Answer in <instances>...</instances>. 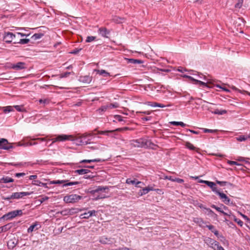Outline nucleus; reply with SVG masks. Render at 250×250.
<instances>
[{
	"label": "nucleus",
	"instance_id": "obj_7",
	"mask_svg": "<svg viewBox=\"0 0 250 250\" xmlns=\"http://www.w3.org/2000/svg\"><path fill=\"white\" fill-rule=\"evenodd\" d=\"M51 184H63V187L72 186L80 184L79 182H69L68 180H54L50 181Z\"/></svg>",
	"mask_w": 250,
	"mask_h": 250
},
{
	"label": "nucleus",
	"instance_id": "obj_3",
	"mask_svg": "<svg viewBox=\"0 0 250 250\" xmlns=\"http://www.w3.org/2000/svg\"><path fill=\"white\" fill-rule=\"evenodd\" d=\"M131 144L133 146L137 147H150L153 148V146H156V145L150 140H147L145 138H141L137 140H132Z\"/></svg>",
	"mask_w": 250,
	"mask_h": 250
},
{
	"label": "nucleus",
	"instance_id": "obj_28",
	"mask_svg": "<svg viewBox=\"0 0 250 250\" xmlns=\"http://www.w3.org/2000/svg\"><path fill=\"white\" fill-rule=\"evenodd\" d=\"M74 209H75L74 208H71L70 209H65V210H62L61 211L58 212V213H60L61 214H62V215H63V216L67 215L69 214H71L73 212L72 211V210H73Z\"/></svg>",
	"mask_w": 250,
	"mask_h": 250
},
{
	"label": "nucleus",
	"instance_id": "obj_48",
	"mask_svg": "<svg viewBox=\"0 0 250 250\" xmlns=\"http://www.w3.org/2000/svg\"><path fill=\"white\" fill-rule=\"evenodd\" d=\"M114 119L119 121V122H122L124 121L123 117L119 115H116L114 116Z\"/></svg>",
	"mask_w": 250,
	"mask_h": 250
},
{
	"label": "nucleus",
	"instance_id": "obj_51",
	"mask_svg": "<svg viewBox=\"0 0 250 250\" xmlns=\"http://www.w3.org/2000/svg\"><path fill=\"white\" fill-rule=\"evenodd\" d=\"M96 37L94 36H88L86 40V42H90L93 41L95 39Z\"/></svg>",
	"mask_w": 250,
	"mask_h": 250
},
{
	"label": "nucleus",
	"instance_id": "obj_6",
	"mask_svg": "<svg viewBox=\"0 0 250 250\" xmlns=\"http://www.w3.org/2000/svg\"><path fill=\"white\" fill-rule=\"evenodd\" d=\"M82 196L77 194H70L64 197L63 201L66 203H74L82 199Z\"/></svg>",
	"mask_w": 250,
	"mask_h": 250
},
{
	"label": "nucleus",
	"instance_id": "obj_26",
	"mask_svg": "<svg viewBox=\"0 0 250 250\" xmlns=\"http://www.w3.org/2000/svg\"><path fill=\"white\" fill-rule=\"evenodd\" d=\"M18 241L16 239H10L8 242V246L13 248L17 245Z\"/></svg>",
	"mask_w": 250,
	"mask_h": 250
},
{
	"label": "nucleus",
	"instance_id": "obj_45",
	"mask_svg": "<svg viewBox=\"0 0 250 250\" xmlns=\"http://www.w3.org/2000/svg\"><path fill=\"white\" fill-rule=\"evenodd\" d=\"M196 84H199L200 86L202 87H206L207 86V83H204L203 82H202L201 81L198 80L196 81Z\"/></svg>",
	"mask_w": 250,
	"mask_h": 250
},
{
	"label": "nucleus",
	"instance_id": "obj_46",
	"mask_svg": "<svg viewBox=\"0 0 250 250\" xmlns=\"http://www.w3.org/2000/svg\"><path fill=\"white\" fill-rule=\"evenodd\" d=\"M39 102L41 104H43L44 105H45L46 104H48L49 102V100L47 99H40L39 100Z\"/></svg>",
	"mask_w": 250,
	"mask_h": 250
},
{
	"label": "nucleus",
	"instance_id": "obj_29",
	"mask_svg": "<svg viewBox=\"0 0 250 250\" xmlns=\"http://www.w3.org/2000/svg\"><path fill=\"white\" fill-rule=\"evenodd\" d=\"M13 225L12 223H8L5 225H4L1 227L2 230H3V232H5L9 230L13 227Z\"/></svg>",
	"mask_w": 250,
	"mask_h": 250
},
{
	"label": "nucleus",
	"instance_id": "obj_32",
	"mask_svg": "<svg viewBox=\"0 0 250 250\" xmlns=\"http://www.w3.org/2000/svg\"><path fill=\"white\" fill-rule=\"evenodd\" d=\"M108 106L107 104L104 105L102 106L100 108H99L98 110V111L99 113L101 114H102L103 112L106 111L107 109H108Z\"/></svg>",
	"mask_w": 250,
	"mask_h": 250
},
{
	"label": "nucleus",
	"instance_id": "obj_25",
	"mask_svg": "<svg viewBox=\"0 0 250 250\" xmlns=\"http://www.w3.org/2000/svg\"><path fill=\"white\" fill-rule=\"evenodd\" d=\"M128 63L131 64H141L143 63L144 62L141 60L134 59H127Z\"/></svg>",
	"mask_w": 250,
	"mask_h": 250
},
{
	"label": "nucleus",
	"instance_id": "obj_35",
	"mask_svg": "<svg viewBox=\"0 0 250 250\" xmlns=\"http://www.w3.org/2000/svg\"><path fill=\"white\" fill-rule=\"evenodd\" d=\"M237 141L239 142H243L247 140V135H240L236 138Z\"/></svg>",
	"mask_w": 250,
	"mask_h": 250
},
{
	"label": "nucleus",
	"instance_id": "obj_50",
	"mask_svg": "<svg viewBox=\"0 0 250 250\" xmlns=\"http://www.w3.org/2000/svg\"><path fill=\"white\" fill-rule=\"evenodd\" d=\"M29 41L30 40L28 39H21L19 42V43L21 44H24L28 43Z\"/></svg>",
	"mask_w": 250,
	"mask_h": 250
},
{
	"label": "nucleus",
	"instance_id": "obj_30",
	"mask_svg": "<svg viewBox=\"0 0 250 250\" xmlns=\"http://www.w3.org/2000/svg\"><path fill=\"white\" fill-rule=\"evenodd\" d=\"M2 108H3V111L5 113L14 111V107L12 106H7L3 107Z\"/></svg>",
	"mask_w": 250,
	"mask_h": 250
},
{
	"label": "nucleus",
	"instance_id": "obj_17",
	"mask_svg": "<svg viewBox=\"0 0 250 250\" xmlns=\"http://www.w3.org/2000/svg\"><path fill=\"white\" fill-rule=\"evenodd\" d=\"M199 182L200 183H203L207 185L208 187H209L212 190H213V188L215 187L216 184L213 182L209 181H206V180H200L199 181Z\"/></svg>",
	"mask_w": 250,
	"mask_h": 250
},
{
	"label": "nucleus",
	"instance_id": "obj_56",
	"mask_svg": "<svg viewBox=\"0 0 250 250\" xmlns=\"http://www.w3.org/2000/svg\"><path fill=\"white\" fill-rule=\"evenodd\" d=\"M174 182H177L178 183H183L184 182V180L179 178H174Z\"/></svg>",
	"mask_w": 250,
	"mask_h": 250
},
{
	"label": "nucleus",
	"instance_id": "obj_4",
	"mask_svg": "<svg viewBox=\"0 0 250 250\" xmlns=\"http://www.w3.org/2000/svg\"><path fill=\"white\" fill-rule=\"evenodd\" d=\"M205 243L213 250H225L219 244V243L216 240L209 238L206 237L204 239Z\"/></svg>",
	"mask_w": 250,
	"mask_h": 250
},
{
	"label": "nucleus",
	"instance_id": "obj_10",
	"mask_svg": "<svg viewBox=\"0 0 250 250\" xmlns=\"http://www.w3.org/2000/svg\"><path fill=\"white\" fill-rule=\"evenodd\" d=\"M14 38H15V35L12 32H4L3 35V40L7 43L11 42Z\"/></svg>",
	"mask_w": 250,
	"mask_h": 250
},
{
	"label": "nucleus",
	"instance_id": "obj_64",
	"mask_svg": "<svg viewBox=\"0 0 250 250\" xmlns=\"http://www.w3.org/2000/svg\"><path fill=\"white\" fill-rule=\"evenodd\" d=\"M114 250H131L128 248H126V247H122V248H119L117 249H115Z\"/></svg>",
	"mask_w": 250,
	"mask_h": 250
},
{
	"label": "nucleus",
	"instance_id": "obj_40",
	"mask_svg": "<svg viewBox=\"0 0 250 250\" xmlns=\"http://www.w3.org/2000/svg\"><path fill=\"white\" fill-rule=\"evenodd\" d=\"M109 109L116 108L119 106V104L117 103H114L112 104H108Z\"/></svg>",
	"mask_w": 250,
	"mask_h": 250
},
{
	"label": "nucleus",
	"instance_id": "obj_36",
	"mask_svg": "<svg viewBox=\"0 0 250 250\" xmlns=\"http://www.w3.org/2000/svg\"><path fill=\"white\" fill-rule=\"evenodd\" d=\"M227 111L225 110H220L218 109H215L214 111H212V113L214 114H217V115H223L225 113H226Z\"/></svg>",
	"mask_w": 250,
	"mask_h": 250
},
{
	"label": "nucleus",
	"instance_id": "obj_23",
	"mask_svg": "<svg viewBox=\"0 0 250 250\" xmlns=\"http://www.w3.org/2000/svg\"><path fill=\"white\" fill-rule=\"evenodd\" d=\"M14 181V180L12 179V178L9 177L8 176L2 177L0 180V182L3 183H12Z\"/></svg>",
	"mask_w": 250,
	"mask_h": 250
},
{
	"label": "nucleus",
	"instance_id": "obj_16",
	"mask_svg": "<svg viewBox=\"0 0 250 250\" xmlns=\"http://www.w3.org/2000/svg\"><path fill=\"white\" fill-rule=\"evenodd\" d=\"M92 78L89 75H85L80 77L79 80L82 83H89L92 81Z\"/></svg>",
	"mask_w": 250,
	"mask_h": 250
},
{
	"label": "nucleus",
	"instance_id": "obj_2",
	"mask_svg": "<svg viewBox=\"0 0 250 250\" xmlns=\"http://www.w3.org/2000/svg\"><path fill=\"white\" fill-rule=\"evenodd\" d=\"M96 134L93 132H85L81 136L77 137L74 140L75 143L78 146H85L92 143V140L94 138Z\"/></svg>",
	"mask_w": 250,
	"mask_h": 250
},
{
	"label": "nucleus",
	"instance_id": "obj_44",
	"mask_svg": "<svg viewBox=\"0 0 250 250\" xmlns=\"http://www.w3.org/2000/svg\"><path fill=\"white\" fill-rule=\"evenodd\" d=\"M89 213L87 212H84V213H82L80 214V218L81 219H88L90 216H89Z\"/></svg>",
	"mask_w": 250,
	"mask_h": 250
},
{
	"label": "nucleus",
	"instance_id": "obj_21",
	"mask_svg": "<svg viewBox=\"0 0 250 250\" xmlns=\"http://www.w3.org/2000/svg\"><path fill=\"white\" fill-rule=\"evenodd\" d=\"M32 184L39 187H43L45 188H48L46 183H44L39 180H34L32 181Z\"/></svg>",
	"mask_w": 250,
	"mask_h": 250
},
{
	"label": "nucleus",
	"instance_id": "obj_15",
	"mask_svg": "<svg viewBox=\"0 0 250 250\" xmlns=\"http://www.w3.org/2000/svg\"><path fill=\"white\" fill-rule=\"evenodd\" d=\"M26 64L23 62H18L16 64H13L11 67L16 70H21L26 68Z\"/></svg>",
	"mask_w": 250,
	"mask_h": 250
},
{
	"label": "nucleus",
	"instance_id": "obj_33",
	"mask_svg": "<svg viewBox=\"0 0 250 250\" xmlns=\"http://www.w3.org/2000/svg\"><path fill=\"white\" fill-rule=\"evenodd\" d=\"M43 36V34L41 33H35L32 36L31 39L33 40H37L41 38Z\"/></svg>",
	"mask_w": 250,
	"mask_h": 250
},
{
	"label": "nucleus",
	"instance_id": "obj_31",
	"mask_svg": "<svg viewBox=\"0 0 250 250\" xmlns=\"http://www.w3.org/2000/svg\"><path fill=\"white\" fill-rule=\"evenodd\" d=\"M193 221L195 223L199 224V226H201L202 224H205V222L203 221V219L199 217L193 218Z\"/></svg>",
	"mask_w": 250,
	"mask_h": 250
},
{
	"label": "nucleus",
	"instance_id": "obj_60",
	"mask_svg": "<svg viewBox=\"0 0 250 250\" xmlns=\"http://www.w3.org/2000/svg\"><path fill=\"white\" fill-rule=\"evenodd\" d=\"M25 175V173L24 172H21V173H17L15 174V176L16 177L19 178L20 177H23Z\"/></svg>",
	"mask_w": 250,
	"mask_h": 250
},
{
	"label": "nucleus",
	"instance_id": "obj_13",
	"mask_svg": "<svg viewBox=\"0 0 250 250\" xmlns=\"http://www.w3.org/2000/svg\"><path fill=\"white\" fill-rule=\"evenodd\" d=\"M17 216L15 210H13L3 215L1 218L4 220H11Z\"/></svg>",
	"mask_w": 250,
	"mask_h": 250
},
{
	"label": "nucleus",
	"instance_id": "obj_24",
	"mask_svg": "<svg viewBox=\"0 0 250 250\" xmlns=\"http://www.w3.org/2000/svg\"><path fill=\"white\" fill-rule=\"evenodd\" d=\"M39 225L38 222H35L34 224L31 225L28 229H27V232L30 233L33 231L35 230H37L38 229V228H37V226Z\"/></svg>",
	"mask_w": 250,
	"mask_h": 250
},
{
	"label": "nucleus",
	"instance_id": "obj_38",
	"mask_svg": "<svg viewBox=\"0 0 250 250\" xmlns=\"http://www.w3.org/2000/svg\"><path fill=\"white\" fill-rule=\"evenodd\" d=\"M185 146L187 148L192 150H194L196 148L192 144L188 142L186 143Z\"/></svg>",
	"mask_w": 250,
	"mask_h": 250
},
{
	"label": "nucleus",
	"instance_id": "obj_37",
	"mask_svg": "<svg viewBox=\"0 0 250 250\" xmlns=\"http://www.w3.org/2000/svg\"><path fill=\"white\" fill-rule=\"evenodd\" d=\"M13 107H14V108H15L19 112H23L25 110L23 106L22 105H14V106H13Z\"/></svg>",
	"mask_w": 250,
	"mask_h": 250
},
{
	"label": "nucleus",
	"instance_id": "obj_20",
	"mask_svg": "<svg viewBox=\"0 0 250 250\" xmlns=\"http://www.w3.org/2000/svg\"><path fill=\"white\" fill-rule=\"evenodd\" d=\"M105 160L101 159H94L91 160H83L80 162L81 163H90L92 162H104Z\"/></svg>",
	"mask_w": 250,
	"mask_h": 250
},
{
	"label": "nucleus",
	"instance_id": "obj_34",
	"mask_svg": "<svg viewBox=\"0 0 250 250\" xmlns=\"http://www.w3.org/2000/svg\"><path fill=\"white\" fill-rule=\"evenodd\" d=\"M97 73L101 75H103L104 77H107L110 76L109 73L106 71L104 70H98Z\"/></svg>",
	"mask_w": 250,
	"mask_h": 250
},
{
	"label": "nucleus",
	"instance_id": "obj_39",
	"mask_svg": "<svg viewBox=\"0 0 250 250\" xmlns=\"http://www.w3.org/2000/svg\"><path fill=\"white\" fill-rule=\"evenodd\" d=\"M113 20L115 22L117 23H123L125 21V19L122 18L115 17L114 18Z\"/></svg>",
	"mask_w": 250,
	"mask_h": 250
},
{
	"label": "nucleus",
	"instance_id": "obj_19",
	"mask_svg": "<svg viewBox=\"0 0 250 250\" xmlns=\"http://www.w3.org/2000/svg\"><path fill=\"white\" fill-rule=\"evenodd\" d=\"M100 242L103 244H110L113 243V240L111 238H108L104 236L102 237L100 239Z\"/></svg>",
	"mask_w": 250,
	"mask_h": 250
},
{
	"label": "nucleus",
	"instance_id": "obj_12",
	"mask_svg": "<svg viewBox=\"0 0 250 250\" xmlns=\"http://www.w3.org/2000/svg\"><path fill=\"white\" fill-rule=\"evenodd\" d=\"M155 190V189L152 187L148 186L147 187L143 188L142 189H140L138 193V194L139 196H142L144 195H145L148 193L150 191Z\"/></svg>",
	"mask_w": 250,
	"mask_h": 250
},
{
	"label": "nucleus",
	"instance_id": "obj_54",
	"mask_svg": "<svg viewBox=\"0 0 250 250\" xmlns=\"http://www.w3.org/2000/svg\"><path fill=\"white\" fill-rule=\"evenodd\" d=\"M82 49V48H75L74 49V50H73L70 53L71 54H77V53H78Z\"/></svg>",
	"mask_w": 250,
	"mask_h": 250
},
{
	"label": "nucleus",
	"instance_id": "obj_5",
	"mask_svg": "<svg viewBox=\"0 0 250 250\" xmlns=\"http://www.w3.org/2000/svg\"><path fill=\"white\" fill-rule=\"evenodd\" d=\"M212 191L214 192L216 194L219 195L220 199L221 201L227 205H233V203L231 201L230 199L223 192H220L217 187L216 186L213 188Z\"/></svg>",
	"mask_w": 250,
	"mask_h": 250
},
{
	"label": "nucleus",
	"instance_id": "obj_22",
	"mask_svg": "<svg viewBox=\"0 0 250 250\" xmlns=\"http://www.w3.org/2000/svg\"><path fill=\"white\" fill-rule=\"evenodd\" d=\"M120 130V128H117L114 130L97 131V134L109 136L110 133L113 132L115 131H119Z\"/></svg>",
	"mask_w": 250,
	"mask_h": 250
},
{
	"label": "nucleus",
	"instance_id": "obj_42",
	"mask_svg": "<svg viewBox=\"0 0 250 250\" xmlns=\"http://www.w3.org/2000/svg\"><path fill=\"white\" fill-rule=\"evenodd\" d=\"M71 73V72H68L62 73H61V74H60L59 77H60V78H66V77H68Z\"/></svg>",
	"mask_w": 250,
	"mask_h": 250
},
{
	"label": "nucleus",
	"instance_id": "obj_14",
	"mask_svg": "<svg viewBox=\"0 0 250 250\" xmlns=\"http://www.w3.org/2000/svg\"><path fill=\"white\" fill-rule=\"evenodd\" d=\"M147 105L150 106L151 107H170L172 106L171 104H168L167 105H165L164 104H162L160 103H156V102H148L146 103Z\"/></svg>",
	"mask_w": 250,
	"mask_h": 250
},
{
	"label": "nucleus",
	"instance_id": "obj_11",
	"mask_svg": "<svg viewBox=\"0 0 250 250\" xmlns=\"http://www.w3.org/2000/svg\"><path fill=\"white\" fill-rule=\"evenodd\" d=\"M31 193L28 192L22 191L12 193V195L13 199H19L22 198L24 196L29 195Z\"/></svg>",
	"mask_w": 250,
	"mask_h": 250
},
{
	"label": "nucleus",
	"instance_id": "obj_9",
	"mask_svg": "<svg viewBox=\"0 0 250 250\" xmlns=\"http://www.w3.org/2000/svg\"><path fill=\"white\" fill-rule=\"evenodd\" d=\"M13 147L12 145L9 144L6 139H0V149L9 150Z\"/></svg>",
	"mask_w": 250,
	"mask_h": 250
},
{
	"label": "nucleus",
	"instance_id": "obj_49",
	"mask_svg": "<svg viewBox=\"0 0 250 250\" xmlns=\"http://www.w3.org/2000/svg\"><path fill=\"white\" fill-rule=\"evenodd\" d=\"M2 199L6 200V201H9L11 199H13L12 194L8 196H3L2 197Z\"/></svg>",
	"mask_w": 250,
	"mask_h": 250
},
{
	"label": "nucleus",
	"instance_id": "obj_61",
	"mask_svg": "<svg viewBox=\"0 0 250 250\" xmlns=\"http://www.w3.org/2000/svg\"><path fill=\"white\" fill-rule=\"evenodd\" d=\"M17 216H21L23 214L22 210H15Z\"/></svg>",
	"mask_w": 250,
	"mask_h": 250
},
{
	"label": "nucleus",
	"instance_id": "obj_43",
	"mask_svg": "<svg viewBox=\"0 0 250 250\" xmlns=\"http://www.w3.org/2000/svg\"><path fill=\"white\" fill-rule=\"evenodd\" d=\"M216 182L217 184H218V185H220L221 186H226L227 184H229V185H231L230 183H228V182H226V181H218V180H216Z\"/></svg>",
	"mask_w": 250,
	"mask_h": 250
},
{
	"label": "nucleus",
	"instance_id": "obj_57",
	"mask_svg": "<svg viewBox=\"0 0 250 250\" xmlns=\"http://www.w3.org/2000/svg\"><path fill=\"white\" fill-rule=\"evenodd\" d=\"M203 131L205 133H214L215 130L209 129L207 128H203Z\"/></svg>",
	"mask_w": 250,
	"mask_h": 250
},
{
	"label": "nucleus",
	"instance_id": "obj_8",
	"mask_svg": "<svg viewBox=\"0 0 250 250\" xmlns=\"http://www.w3.org/2000/svg\"><path fill=\"white\" fill-rule=\"evenodd\" d=\"M56 138L51 139L52 141V144L57 142H63L66 140H69L70 138L71 137V135H68L65 134H61L58 135H55Z\"/></svg>",
	"mask_w": 250,
	"mask_h": 250
},
{
	"label": "nucleus",
	"instance_id": "obj_55",
	"mask_svg": "<svg viewBox=\"0 0 250 250\" xmlns=\"http://www.w3.org/2000/svg\"><path fill=\"white\" fill-rule=\"evenodd\" d=\"M228 163L230 165H237V166H240L241 165L238 164L237 162L235 161H228Z\"/></svg>",
	"mask_w": 250,
	"mask_h": 250
},
{
	"label": "nucleus",
	"instance_id": "obj_52",
	"mask_svg": "<svg viewBox=\"0 0 250 250\" xmlns=\"http://www.w3.org/2000/svg\"><path fill=\"white\" fill-rule=\"evenodd\" d=\"M210 207H211V208L215 209L217 211H218L221 213V211H222V210H223L221 208L218 207L216 205H213V204L211 205Z\"/></svg>",
	"mask_w": 250,
	"mask_h": 250
},
{
	"label": "nucleus",
	"instance_id": "obj_47",
	"mask_svg": "<svg viewBox=\"0 0 250 250\" xmlns=\"http://www.w3.org/2000/svg\"><path fill=\"white\" fill-rule=\"evenodd\" d=\"M234 221L236 222L240 226H242L243 225V222L240 219L237 218L234 216Z\"/></svg>",
	"mask_w": 250,
	"mask_h": 250
},
{
	"label": "nucleus",
	"instance_id": "obj_18",
	"mask_svg": "<svg viewBox=\"0 0 250 250\" xmlns=\"http://www.w3.org/2000/svg\"><path fill=\"white\" fill-rule=\"evenodd\" d=\"M125 183L127 184H131L134 185L135 184H142V185H145V184L143 182L138 181L136 178H134L133 179H131V178H127L126 180Z\"/></svg>",
	"mask_w": 250,
	"mask_h": 250
},
{
	"label": "nucleus",
	"instance_id": "obj_58",
	"mask_svg": "<svg viewBox=\"0 0 250 250\" xmlns=\"http://www.w3.org/2000/svg\"><path fill=\"white\" fill-rule=\"evenodd\" d=\"M206 227L208 229L212 232H213V230H215V227L212 225H207Z\"/></svg>",
	"mask_w": 250,
	"mask_h": 250
},
{
	"label": "nucleus",
	"instance_id": "obj_27",
	"mask_svg": "<svg viewBox=\"0 0 250 250\" xmlns=\"http://www.w3.org/2000/svg\"><path fill=\"white\" fill-rule=\"evenodd\" d=\"M90 171L88 169H77L75 171V173H77L79 175H83L85 174H87L90 172Z\"/></svg>",
	"mask_w": 250,
	"mask_h": 250
},
{
	"label": "nucleus",
	"instance_id": "obj_53",
	"mask_svg": "<svg viewBox=\"0 0 250 250\" xmlns=\"http://www.w3.org/2000/svg\"><path fill=\"white\" fill-rule=\"evenodd\" d=\"M206 210L208 211V214L209 215H211L213 214V215H216V214L209 208H206Z\"/></svg>",
	"mask_w": 250,
	"mask_h": 250
},
{
	"label": "nucleus",
	"instance_id": "obj_62",
	"mask_svg": "<svg viewBox=\"0 0 250 250\" xmlns=\"http://www.w3.org/2000/svg\"><path fill=\"white\" fill-rule=\"evenodd\" d=\"M48 198H49L47 196H44V197H42L41 198H40L39 200H40V202L41 203H42L43 202H44L45 201L48 200Z\"/></svg>",
	"mask_w": 250,
	"mask_h": 250
},
{
	"label": "nucleus",
	"instance_id": "obj_63",
	"mask_svg": "<svg viewBox=\"0 0 250 250\" xmlns=\"http://www.w3.org/2000/svg\"><path fill=\"white\" fill-rule=\"evenodd\" d=\"M10 165L11 166H15V167L23 166V164L21 163H10Z\"/></svg>",
	"mask_w": 250,
	"mask_h": 250
},
{
	"label": "nucleus",
	"instance_id": "obj_41",
	"mask_svg": "<svg viewBox=\"0 0 250 250\" xmlns=\"http://www.w3.org/2000/svg\"><path fill=\"white\" fill-rule=\"evenodd\" d=\"M244 0H237V2L235 4V8H241Z\"/></svg>",
	"mask_w": 250,
	"mask_h": 250
},
{
	"label": "nucleus",
	"instance_id": "obj_1",
	"mask_svg": "<svg viewBox=\"0 0 250 250\" xmlns=\"http://www.w3.org/2000/svg\"><path fill=\"white\" fill-rule=\"evenodd\" d=\"M108 189V188L106 186H98L95 187L93 189H89L88 193L92 196V199L96 201L99 199L105 198L107 193L106 190Z\"/></svg>",
	"mask_w": 250,
	"mask_h": 250
},
{
	"label": "nucleus",
	"instance_id": "obj_59",
	"mask_svg": "<svg viewBox=\"0 0 250 250\" xmlns=\"http://www.w3.org/2000/svg\"><path fill=\"white\" fill-rule=\"evenodd\" d=\"M96 211L95 210H90L88 211V213H89V216L91 217L92 216H96Z\"/></svg>",
	"mask_w": 250,
	"mask_h": 250
}]
</instances>
